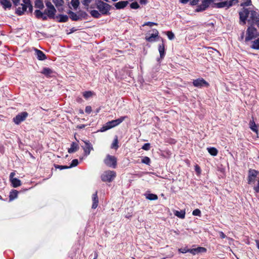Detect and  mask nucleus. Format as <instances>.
<instances>
[{"label":"nucleus","mask_w":259,"mask_h":259,"mask_svg":"<svg viewBox=\"0 0 259 259\" xmlns=\"http://www.w3.org/2000/svg\"><path fill=\"white\" fill-rule=\"evenodd\" d=\"M240 20L244 24L247 18H249L248 22L251 21L252 23L259 27V12L253 10H249L246 8H243L239 13Z\"/></svg>","instance_id":"obj_1"},{"label":"nucleus","mask_w":259,"mask_h":259,"mask_svg":"<svg viewBox=\"0 0 259 259\" xmlns=\"http://www.w3.org/2000/svg\"><path fill=\"white\" fill-rule=\"evenodd\" d=\"M248 184L253 187L255 193H259V171L249 169L247 177Z\"/></svg>","instance_id":"obj_2"},{"label":"nucleus","mask_w":259,"mask_h":259,"mask_svg":"<svg viewBox=\"0 0 259 259\" xmlns=\"http://www.w3.org/2000/svg\"><path fill=\"white\" fill-rule=\"evenodd\" d=\"M126 117V116H121L117 119L108 121L101 128L99 131L104 132L113 128L121 123Z\"/></svg>","instance_id":"obj_3"},{"label":"nucleus","mask_w":259,"mask_h":259,"mask_svg":"<svg viewBox=\"0 0 259 259\" xmlns=\"http://www.w3.org/2000/svg\"><path fill=\"white\" fill-rule=\"evenodd\" d=\"M259 35L257 29L252 25L249 26L246 30V36L245 38V41L248 44V42L255 38Z\"/></svg>","instance_id":"obj_4"},{"label":"nucleus","mask_w":259,"mask_h":259,"mask_svg":"<svg viewBox=\"0 0 259 259\" xmlns=\"http://www.w3.org/2000/svg\"><path fill=\"white\" fill-rule=\"evenodd\" d=\"M96 4L97 5V8L99 10L101 14L107 15L108 14L111 7L109 5L101 0L97 1Z\"/></svg>","instance_id":"obj_5"},{"label":"nucleus","mask_w":259,"mask_h":259,"mask_svg":"<svg viewBox=\"0 0 259 259\" xmlns=\"http://www.w3.org/2000/svg\"><path fill=\"white\" fill-rule=\"evenodd\" d=\"M116 176V172L113 170L105 171L101 176V179L104 182H111Z\"/></svg>","instance_id":"obj_6"},{"label":"nucleus","mask_w":259,"mask_h":259,"mask_svg":"<svg viewBox=\"0 0 259 259\" xmlns=\"http://www.w3.org/2000/svg\"><path fill=\"white\" fill-rule=\"evenodd\" d=\"M104 162L107 166L115 168L117 166V158L114 156L108 154L104 159Z\"/></svg>","instance_id":"obj_7"},{"label":"nucleus","mask_w":259,"mask_h":259,"mask_svg":"<svg viewBox=\"0 0 259 259\" xmlns=\"http://www.w3.org/2000/svg\"><path fill=\"white\" fill-rule=\"evenodd\" d=\"M28 115V114L27 112H21L13 118V121L15 124L18 125L21 122L24 121L27 117Z\"/></svg>","instance_id":"obj_8"},{"label":"nucleus","mask_w":259,"mask_h":259,"mask_svg":"<svg viewBox=\"0 0 259 259\" xmlns=\"http://www.w3.org/2000/svg\"><path fill=\"white\" fill-rule=\"evenodd\" d=\"M232 6L233 4L231 2L226 1L222 2L213 4V5L212 6V7L217 8H226L228 9Z\"/></svg>","instance_id":"obj_9"},{"label":"nucleus","mask_w":259,"mask_h":259,"mask_svg":"<svg viewBox=\"0 0 259 259\" xmlns=\"http://www.w3.org/2000/svg\"><path fill=\"white\" fill-rule=\"evenodd\" d=\"M193 84L194 87L197 88L208 87L209 85L208 83L202 78H199L194 80L193 81Z\"/></svg>","instance_id":"obj_10"},{"label":"nucleus","mask_w":259,"mask_h":259,"mask_svg":"<svg viewBox=\"0 0 259 259\" xmlns=\"http://www.w3.org/2000/svg\"><path fill=\"white\" fill-rule=\"evenodd\" d=\"M47 77H53L55 76L56 72L52 69L48 67H44L40 71Z\"/></svg>","instance_id":"obj_11"},{"label":"nucleus","mask_w":259,"mask_h":259,"mask_svg":"<svg viewBox=\"0 0 259 259\" xmlns=\"http://www.w3.org/2000/svg\"><path fill=\"white\" fill-rule=\"evenodd\" d=\"M83 142L84 145L81 146V147L84 150L85 155L88 156L90 154L91 151L93 150V147L89 141H83Z\"/></svg>","instance_id":"obj_12"},{"label":"nucleus","mask_w":259,"mask_h":259,"mask_svg":"<svg viewBox=\"0 0 259 259\" xmlns=\"http://www.w3.org/2000/svg\"><path fill=\"white\" fill-rule=\"evenodd\" d=\"M154 33L151 34L150 36H146L145 37L146 40L149 42H154L155 41V38L158 36V31L156 29H153Z\"/></svg>","instance_id":"obj_13"},{"label":"nucleus","mask_w":259,"mask_h":259,"mask_svg":"<svg viewBox=\"0 0 259 259\" xmlns=\"http://www.w3.org/2000/svg\"><path fill=\"white\" fill-rule=\"evenodd\" d=\"M21 6V7H18L16 10V14L19 16L23 15L24 12L26 11L27 10V5L26 4H22Z\"/></svg>","instance_id":"obj_14"},{"label":"nucleus","mask_w":259,"mask_h":259,"mask_svg":"<svg viewBox=\"0 0 259 259\" xmlns=\"http://www.w3.org/2000/svg\"><path fill=\"white\" fill-rule=\"evenodd\" d=\"M206 249L203 247H198L195 248H192L190 250V253L193 255H195L199 253L205 252Z\"/></svg>","instance_id":"obj_15"},{"label":"nucleus","mask_w":259,"mask_h":259,"mask_svg":"<svg viewBox=\"0 0 259 259\" xmlns=\"http://www.w3.org/2000/svg\"><path fill=\"white\" fill-rule=\"evenodd\" d=\"M92 200L93 204L92 208L93 209H95L97 207L99 203V199L97 195V191H96V192L93 194Z\"/></svg>","instance_id":"obj_16"},{"label":"nucleus","mask_w":259,"mask_h":259,"mask_svg":"<svg viewBox=\"0 0 259 259\" xmlns=\"http://www.w3.org/2000/svg\"><path fill=\"white\" fill-rule=\"evenodd\" d=\"M35 55L39 60H44L46 58V55L40 50L35 49Z\"/></svg>","instance_id":"obj_17"},{"label":"nucleus","mask_w":259,"mask_h":259,"mask_svg":"<svg viewBox=\"0 0 259 259\" xmlns=\"http://www.w3.org/2000/svg\"><path fill=\"white\" fill-rule=\"evenodd\" d=\"M34 14L36 17L38 19L41 18L43 20H46L47 19V16L39 10H35Z\"/></svg>","instance_id":"obj_18"},{"label":"nucleus","mask_w":259,"mask_h":259,"mask_svg":"<svg viewBox=\"0 0 259 259\" xmlns=\"http://www.w3.org/2000/svg\"><path fill=\"white\" fill-rule=\"evenodd\" d=\"M127 1H120L115 4L114 6L116 9H121L125 8L128 4Z\"/></svg>","instance_id":"obj_19"},{"label":"nucleus","mask_w":259,"mask_h":259,"mask_svg":"<svg viewBox=\"0 0 259 259\" xmlns=\"http://www.w3.org/2000/svg\"><path fill=\"white\" fill-rule=\"evenodd\" d=\"M0 3L4 9H10L12 4L10 0H0Z\"/></svg>","instance_id":"obj_20"},{"label":"nucleus","mask_w":259,"mask_h":259,"mask_svg":"<svg viewBox=\"0 0 259 259\" xmlns=\"http://www.w3.org/2000/svg\"><path fill=\"white\" fill-rule=\"evenodd\" d=\"M48 12L49 13V18L51 19L54 18L56 10L54 6L53 5L52 7L47 9Z\"/></svg>","instance_id":"obj_21"},{"label":"nucleus","mask_w":259,"mask_h":259,"mask_svg":"<svg viewBox=\"0 0 259 259\" xmlns=\"http://www.w3.org/2000/svg\"><path fill=\"white\" fill-rule=\"evenodd\" d=\"M158 51L160 54V58L162 59L165 56L164 45L163 42L161 44L159 45Z\"/></svg>","instance_id":"obj_22"},{"label":"nucleus","mask_w":259,"mask_h":259,"mask_svg":"<svg viewBox=\"0 0 259 259\" xmlns=\"http://www.w3.org/2000/svg\"><path fill=\"white\" fill-rule=\"evenodd\" d=\"M250 47L254 50H259V38L252 41Z\"/></svg>","instance_id":"obj_23"},{"label":"nucleus","mask_w":259,"mask_h":259,"mask_svg":"<svg viewBox=\"0 0 259 259\" xmlns=\"http://www.w3.org/2000/svg\"><path fill=\"white\" fill-rule=\"evenodd\" d=\"M79 148L78 145L77 143L73 142L71 145V147L68 149V152L69 153L75 152L78 150Z\"/></svg>","instance_id":"obj_24"},{"label":"nucleus","mask_w":259,"mask_h":259,"mask_svg":"<svg viewBox=\"0 0 259 259\" xmlns=\"http://www.w3.org/2000/svg\"><path fill=\"white\" fill-rule=\"evenodd\" d=\"M67 13L69 15V17L72 21L79 20V17H78V13L76 14L70 10H69L67 12Z\"/></svg>","instance_id":"obj_25"},{"label":"nucleus","mask_w":259,"mask_h":259,"mask_svg":"<svg viewBox=\"0 0 259 259\" xmlns=\"http://www.w3.org/2000/svg\"><path fill=\"white\" fill-rule=\"evenodd\" d=\"M10 181L12 183V186L14 188H17L21 185V181L17 178L13 179Z\"/></svg>","instance_id":"obj_26"},{"label":"nucleus","mask_w":259,"mask_h":259,"mask_svg":"<svg viewBox=\"0 0 259 259\" xmlns=\"http://www.w3.org/2000/svg\"><path fill=\"white\" fill-rule=\"evenodd\" d=\"M56 18L59 19L58 22H66L68 20V17L66 15L60 14L57 16Z\"/></svg>","instance_id":"obj_27"},{"label":"nucleus","mask_w":259,"mask_h":259,"mask_svg":"<svg viewBox=\"0 0 259 259\" xmlns=\"http://www.w3.org/2000/svg\"><path fill=\"white\" fill-rule=\"evenodd\" d=\"M18 191L16 190H13L10 193L9 200L12 201L17 197Z\"/></svg>","instance_id":"obj_28"},{"label":"nucleus","mask_w":259,"mask_h":259,"mask_svg":"<svg viewBox=\"0 0 259 259\" xmlns=\"http://www.w3.org/2000/svg\"><path fill=\"white\" fill-rule=\"evenodd\" d=\"M77 13H78V17H79V20L87 19L88 15L85 12L82 11H80Z\"/></svg>","instance_id":"obj_29"},{"label":"nucleus","mask_w":259,"mask_h":259,"mask_svg":"<svg viewBox=\"0 0 259 259\" xmlns=\"http://www.w3.org/2000/svg\"><path fill=\"white\" fill-rule=\"evenodd\" d=\"M34 6L36 8L42 9L44 8V3L42 0H35Z\"/></svg>","instance_id":"obj_30"},{"label":"nucleus","mask_w":259,"mask_h":259,"mask_svg":"<svg viewBox=\"0 0 259 259\" xmlns=\"http://www.w3.org/2000/svg\"><path fill=\"white\" fill-rule=\"evenodd\" d=\"M175 215L177 217L180 219H184L185 217V210H181L178 211L176 210L175 213Z\"/></svg>","instance_id":"obj_31"},{"label":"nucleus","mask_w":259,"mask_h":259,"mask_svg":"<svg viewBox=\"0 0 259 259\" xmlns=\"http://www.w3.org/2000/svg\"><path fill=\"white\" fill-rule=\"evenodd\" d=\"M207 149L209 153L212 156H216L218 154V151L214 147H209Z\"/></svg>","instance_id":"obj_32"},{"label":"nucleus","mask_w":259,"mask_h":259,"mask_svg":"<svg viewBox=\"0 0 259 259\" xmlns=\"http://www.w3.org/2000/svg\"><path fill=\"white\" fill-rule=\"evenodd\" d=\"M249 125H250V128H251V130L253 132H254L255 133L257 134L258 133V130L257 129V126L255 124V123L254 122V121L253 120L250 121Z\"/></svg>","instance_id":"obj_33"},{"label":"nucleus","mask_w":259,"mask_h":259,"mask_svg":"<svg viewBox=\"0 0 259 259\" xmlns=\"http://www.w3.org/2000/svg\"><path fill=\"white\" fill-rule=\"evenodd\" d=\"M90 14L92 17L95 18H99L101 17V14L97 10H92L90 12Z\"/></svg>","instance_id":"obj_34"},{"label":"nucleus","mask_w":259,"mask_h":259,"mask_svg":"<svg viewBox=\"0 0 259 259\" xmlns=\"http://www.w3.org/2000/svg\"><path fill=\"white\" fill-rule=\"evenodd\" d=\"M23 3L26 4L27 5V9L28 8V12H32L33 10V7L31 4L30 0H23Z\"/></svg>","instance_id":"obj_35"},{"label":"nucleus","mask_w":259,"mask_h":259,"mask_svg":"<svg viewBox=\"0 0 259 259\" xmlns=\"http://www.w3.org/2000/svg\"><path fill=\"white\" fill-rule=\"evenodd\" d=\"M146 198L150 200H156L158 199V196L156 194L149 193L146 195Z\"/></svg>","instance_id":"obj_36"},{"label":"nucleus","mask_w":259,"mask_h":259,"mask_svg":"<svg viewBox=\"0 0 259 259\" xmlns=\"http://www.w3.org/2000/svg\"><path fill=\"white\" fill-rule=\"evenodd\" d=\"M118 139L117 137L116 136L111 145V148H113L116 150L118 148Z\"/></svg>","instance_id":"obj_37"},{"label":"nucleus","mask_w":259,"mask_h":259,"mask_svg":"<svg viewBox=\"0 0 259 259\" xmlns=\"http://www.w3.org/2000/svg\"><path fill=\"white\" fill-rule=\"evenodd\" d=\"M71 4L72 6L74 8L75 10H76L79 5V0H71Z\"/></svg>","instance_id":"obj_38"},{"label":"nucleus","mask_w":259,"mask_h":259,"mask_svg":"<svg viewBox=\"0 0 259 259\" xmlns=\"http://www.w3.org/2000/svg\"><path fill=\"white\" fill-rule=\"evenodd\" d=\"M150 159L147 156L144 157L142 159V162L147 165H150Z\"/></svg>","instance_id":"obj_39"},{"label":"nucleus","mask_w":259,"mask_h":259,"mask_svg":"<svg viewBox=\"0 0 259 259\" xmlns=\"http://www.w3.org/2000/svg\"><path fill=\"white\" fill-rule=\"evenodd\" d=\"M93 93L91 91H85L83 93V96L85 99H88L89 98L92 96Z\"/></svg>","instance_id":"obj_40"},{"label":"nucleus","mask_w":259,"mask_h":259,"mask_svg":"<svg viewBox=\"0 0 259 259\" xmlns=\"http://www.w3.org/2000/svg\"><path fill=\"white\" fill-rule=\"evenodd\" d=\"M78 164V161L77 159H73L72 161H71V163L70 164V165L69 166H68V167L70 168H71V167H75L76 166H77Z\"/></svg>","instance_id":"obj_41"},{"label":"nucleus","mask_w":259,"mask_h":259,"mask_svg":"<svg viewBox=\"0 0 259 259\" xmlns=\"http://www.w3.org/2000/svg\"><path fill=\"white\" fill-rule=\"evenodd\" d=\"M56 7L62 6L64 2L63 0H52Z\"/></svg>","instance_id":"obj_42"},{"label":"nucleus","mask_w":259,"mask_h":259,"mask_svg":"<svg viewBox=\"0 0 259 259\" xmlns=\"http://www.w3.org/2000/svg\"><path fill=\"white\" fill-rule=\"evenodd\" d=\"M132 9H137L140 8V6L137 2H133L130 5Z\"/></svg>","instance_id":"obj_43"},{"label":"nucleus","mask_w":259,"mask_h":259,"mask_svg":"<svg viewBox=\"0 0 259 259\" xmlns=\"http://www.w3.org/2000/svg\"><path fill=\"white\" fill-rule=\"evenodd\" d=\"M206 9L201 4L197 6V8L196 10L197 12H202L205 10Z\"/></svg>","instance_id":"obj_44"},{"label":"nucleus","mask_w":259,"mask_h":259,"mask_svg":"<svg viewBox=\"0 0 259 259\" xmlns=\"http://www.w3.org/2000/svg\"><path fill=\"white\" fill-rule=\"evenodd\" d=\"M192 214L195 216H200L201 211L199 209H195L193 211Z\"/></svg>","instance_id":"obj_45"},{"label":"nucleus","mask_w":259,"mask_h":259,"mask_svg":"<svg viewBox=\"0 0 259 259\" xmlns=\"http://www.w3.org/2000/svg\"><path fill=\"white\" fill-rule=\"evenodd\" d=\"M190 250L191 249H187L186 248H181L179 249V251L181 253H185L186 252L190 253Z\"/></svg>","instance_id":"obj_46"},{"label":"nucleus","mask_w":259,"mask_h":259,"mask_svg":"<svg viewBox=\"0 0 259 259\" xmlns=\"http://www.w3.org/2000/svg\"><path fill=\"white\" fill-rule=\"evenodd\" d=\"M167 35L168 38L170 40L173 39L174 38V37H175L174 34L172 32H171V31H167Z\"/></svg>","instance_id":"obj_47"},{"label":"nucleus","mask_w":259,"mask_h":259,"mask_svg":"<svg viewBox=\"0 0 259 259\" xmlns=\"http://www.w3.org/2000/svg\"><path fill=\"white\" fill-rule=\"evenodd\" d=\"M150 148V145L149 143H145L144 144V145L142 146V149L144 150H149Z\"/></svg>","instance_id":"obj_48"},{"label":"nucleus","mask_w":259,"mask_h":259,"mask_svg":"<svg viewBox=\"0 0 259 259\" xmlns=\"http://www.w3.org/2000/svg\"><path fill=\"white\" fill-rule=\"evenodd\" d=\"M157 24L156 23H155V22H145L143 25V26H149L150 27L153 26V25H157Z\"/></svg>","instance_id":"obj_49"},{"label":"nucleus","mask_w":259,"mask_h":259,"mask_svg":"<svg viewBox=\"0 0 259 259\" xmlns=\"http://www.w3.org/2000/svg\"><path fill=\"white\" fill-rule=\"evenodd\" d=\"M251 0H245L243 3L241 4L242 6H248L251 5Z\"/></svg>","instance_id":"obj_50"},{"label":"nucleus","mask_w":259,"mask_h":259,"mask_svg":"<svg viewBox=\"0 0 259 259\" xmlns=\"http://www.w3.org/2000/svg\"><path fill=\"white\" fill-rule=\"evenodd\" d=\"M92 0H82V3L85 7H89V4L91 2Z\"/></svg>","instance_id":"obj_51"},{"label":"nucleus","mask_w":259,"mask_h":259,"mask_svg":"<svg viewBox=\"0 0 259 259\" xmlns=\"http://www.w3.org/2000/svg\"><path fill=\"white\" fill-rule=\"evenodd\" d=\"M55 167L57 168H59L61 170L69 168V167H68V166L60 165H57V166H55Z\"/></svg>","instance_id":"obj_52"},{"label":"nucleus","mask_w":259,"mask_h":259,"mask_svg":"<svg viewBox=\"0 0 259 259\" xmlns=\"http://www.w3.org/2000/svg\"><path fill=\"white\" fill-rule=\"evenodd\" d=\"M92 107L91 106H86L85 107V112L88 113V114H90L91 113V112H92Z\"/></svg>","instance_id":"obj_53"},{"label":"nucleus","mask_w":259,"mask_h":259,"mask_svg":"<svg viewBox=\"0 0 259 259\" xmlns=\"http://www.w3.org/2000/svg\"><path fill=\"white\" fill-rule=\"evenodd\" d=\"M201 4L207 9L209 6L206 0H203Z\"/></svg>","instance_id":"obj_54"},{"label":"nucleus","mask_w":259,"mask_h":259,"mask_svg":"<svg viewBox=\"0 0 259 259\" xmlns=\"http://www.w3.org/2000/svg\"><path fill=\"white\" fill-rule=\"evenodd\" d=\"M201 4L207 9L209 6L206 0H203Z\"/></svg>","instance_id":"obj_55"},{"label":"nucleus","mask_w":259,"mask_h":259,"mask_svg":"<svg viewBox=\"0 0 259 259\" xmlns=\"http://www.w3.org/2000/svg\"><path fill=\"white\" fill-rule=\"evenodd\" d=\"M46 7H47V9H48L49 8H50L53 6L52 4L49 1H47L46 2Z\"/></svg>","instance_id":"obj_56"},{"label":"nucleus","mask_w":259,"mask_h":259,"mask_svg":"<svg viewBox=\"0 0 259 259\" xmlns=\"http://www.w3.org/2000/svg\"><path fill=\"white\" fill-rule=\"evenodd\" d=\"M14 5L15 6H17L19 4V2H20V0H11Z\"/></svg>","instance_id":"obj_57"},{"label":"nucleus","mask_w":259,"mask_h":259,"mask_svg":"<svg viewBox=\"0 0 259 259\" xmlns=\"http://www.w3.org/2000/svg\"><path fill=\"white\" fill-rule=\"evenodd\" d=\"M207 1V2L208 3V4L209 6H212L214 3V2L215 1V0H206Z\"/></svg>","instance_id":"obj_58"},{"label":"nucleus","mask_w":259,"mask_h":259,"mask_svg":"<svg viewBox=\"0 0 259 259\" xmlns=\"http://www.w3.org/2000/svg\"><path fill=\"white\" fill-rule=\"evenodd\" d=\"M15 174L14 172H11L10 175V180L11 181L12 179H14L13 177L15 176Z\"/></svg>","instance_id":"obj_59"},{"label":"nucleus","mask_w":259,"mask_h":259,"mask_svg":"<svg viewBox=\"0 0 259 259\" xmlns=\"http://www.w3.org/2000/svg\"><path fill=\"white\" fill-rule=\"evenodd\" d=\"M196 171H197V172H200V167L198 165H196L195 166V168Z\"/></svg>","instance_id":"obj_60"},{"label":"nucleus","mask_w":259,"mask_h":259,"mask_svg":"<svg viewBox=\"0 0 259 259\" xmlns=\"http://www.w3.org/2000/svg\"><path fill=\"white\" fill-rule=\"evenodd\" d=\"M220 237L222 238H225L226 237V236L225 235V234L223 232H220Z\"/></svg>","instance_id":"obj_61"},{"label":"nucleus","mask_w":259,"mask_h":259,"mask_svg":"<svg viewBox=\"0 0 259 259\" xmlns=\"http://www.w3.org/2000/svg\"><path fill=\"white\" fill-rule=\"evenodd\" d=\"M189 0H180L181 3L184 4H187L189 2Z\"/></svg>","instance_id":"obj_62"},{"label":"nucleus","mask_w":259,"mask_h":259,"mask_svg":"<svg viewBox=\"0 0 259 259\" xmlns=\"http://www.w3.org/2000/svg\"><path fill=\"white\" fill-rule=\"evenodd\" d=\"M43 13H44L47 16V18L49 17V13L48 12L47 8L44 11Z\"/></svg>","instance_id":"obj_63"},{"label":"nucleus","mask_w":259,"mask_h":259,"mask_svg":"<svg viewBox=\"0 0 259 259\" xmlns=\"http://www.w3.org/2000/svg\"><path fill=\"white\" fill-rule=\"evenodd\" d=\"M255 242H256V246H257V248L259 249V240H256Z\"/></svg>","instance_id":"obj_64"}]
</instances>
